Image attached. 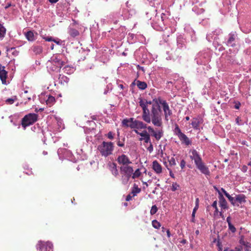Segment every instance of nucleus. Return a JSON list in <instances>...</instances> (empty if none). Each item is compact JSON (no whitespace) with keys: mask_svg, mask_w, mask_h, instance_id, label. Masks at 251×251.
Here are the masks:
<instances>
[{"mask_svg":"<svg viewBox=\"0 0 251 251\" xmlns=\"http://www.w3.org/2000/svg\"><path fill=\"white\" fill-rule=\"evenodd\" d=\"M169 162V164L171 166H175L176 165V160L174 157H171L170 159L168 160Z\"/></svg>","mask_w":251,"mask_h":251,"instance_id":"nucleus-47","label":"nucleus"},{"mask_svg":"<svg viewBox=\"0 0 251 251\" xmlns=\"http://www.w3.org/2000/svg\"><path fill=\"white\" fill-rule=\"evenodd\" d=\"M110 170L114 176H116L119 175L118 171L117 169V166L115 163L110 165Z\"/></svg>","mask_w":251,"mask_h":251,"instance_id":"nucleus-27","label":"nucleus"},{"mask_svg":"<svg viewBox=\"0 0 251 251\" xmlns=\"http://www.w3.org/2000/svg\"><path fill=\"white\" fill-rule=\"evenodd\" d=\"M224 251H242L241 249L239 248H235L234 250L226 249Z\"/></svg>","mask_w":251,"mask_h":251,"instance_id":"nucleus-55","label":"nucleus"},{"mask_svg":"<svg viewBox=\"0 0 251 251\" xmlns=\"http://www.w3.org/2000/svg\"><path fill=\"white\" fill-rule=\"evenodd\" d=\"M59 82L62 84L68 83L69 81V78L64 75H60L58 78Z\"/></svg>","mask_w":251,"mask_h":251,"instance_id":"nucleus-29","label":"nucleus"},{"mask_svg":"<svg viewBox=\"0 0 251 251\" xmlns=\"http://www.w3.org/2000/svg\"><path fill=\"white\" fill-rule=\"evenodd\" d=\"M197 62L200 64H205L209 60V55L207 52H200L196 58Z\"/></svg>","mask_w":251,"mask_h":251,"instance_id":"nucleus-11","label":"nucleus"},{"mask_svg":"<svg viewBox=\"0 0 251 251\" xmlns=\"http://www.w3.org/2000/svg\"><path fill=\"white\" fill-rule=\"evenodd\" d=\"M219 204L220 207L222 208V209H227V203L226 199H225V198L224 197V196H223L221 192H219Z\"/></svg>","mask_w":251,"mask_h":251,"instance_id":"nucleus-20","label":"nucleus"},{"mask_svg":"<svg viewBox=\"0 0 251 251\" xmlns=\"http://www.w3.org/2000/svg\"><path fill=\"white\" fill-rule=\"evenodd\" d=\"M141 174L139 169H136L134 172L133 171V174L131 175V177L133 179L138 178Z\"/></svg>","mask_w":251,"mask_h":251,"instance_id":"nucleus-35","label":"nucleus"},{"mask_svg":"<svg viewBox=\"0 0 251 251\" xmlns=\"http://www.w3.org/2000/svg\"><path fill=\"white\" fill-rule=\"evenodd\" d=\"M120 172L122 175L121 180L124 184L127 183L133 172V167L131 166L124 165L120 167Z\"/></svg>","mask_w":251,"mask_h":251,"instance_id":"nucleus-4","label":"nucleus"},{"mask_svg":"<svg viewBox=\"0 0 251 251\" xmlns=\"http://www.w3.org/2000/svg\"><path fill=\"white\" fill-rule=\"evenodd\" d=\"M38 119V115L35 113H29L25 115L22 120V126L25 129L26 127L32 125L36 122Z\"/></svg>","mask_w":251,"mask_h":251,"instance_id":"nucleus-6","label":"nucleus"},{"mask_svg":"<svg viewBox=\"0 0 251 251\" xmlns=\"http://www.w3.org/2000/svg\"><path fill=\"white\" fill-rule=\"evenodd\" d=\"M132 85H137L138 88L140 90H145L147 87V83L144 81L135 80L132 83Z\"/></svg>","mask_w":251,"mask_h":251,"instance_id":"nucleus-23","label":"nucleus"},{"mask_svg":"<svg viewBox=\"0 0 251 251\" xmlns=\"http://www.w3.org/2000/svg\"><path fill=\"white\" fill-rule=\"evenodd\" d=\"M199 207V199H197L196 200V206H195L194 208L193 209L192 214V222H194L195 221V213L196 212V211L198 210Z\"/></svg>","mask_w":251,"mask_h":251,"instance_id":"nucleus-31","label":"nucleus"},{"mask_svg":"<svg viewBox=\"0 0 251 251\" xmlns=\"http://www.w3.org/2000/svg\"><path fill=\"white\" fill-rule=\"evenodd\" d=\"M117 162L122 166L128 165L132 163L129 157L125 154H122L117 158Z\"/></svg>","mask_w":251,"mask_h":251,"instance_id":"nucleus-16","label":"nucleus"},{"mask_svg":"<svg viewBox=\"0 0 251 251\" xmlns=\"http://www.w3.org/2000/svg\"><path fill=\"white\" fill-rule=\"evenodd\" d=\"M114 133L112 131H109L106 135V136L110 140H112L114 138Z\"/></svg>","mask_w":251,"mask_h":251,"instance_id":"nucleus-46","label":"nucleus"},{"mask_svg":"<svg viewBox=\"0 0 251 251\" xmlns=\"http://www.w3.org/2000/svg\"><path fill=\"white\" fill-rule=\"evenodd\" d=\"M53 123L56 125V126L52 128L53 132H59L64 128V125L63 124L62 120L60 118L55 117L53 120Z\"/></svg>","mask_w":251,"mask_h":251,"instance_id":"nucleus-13","label":"nucleus"},{"mask_svg":"<svg viewBox=\"0 0 251 251\" xmlns=\"http://www.w3.org/2000/svg\"><path fill=\"white\" fill-rule=\"evenodd\" d=\"M60 158L64 157L70 160H73V155L72 152L65 149H59L57 151Z\"/></svg>","mask_w":251,"mask_h":251,"instance_id":"nucleus-10","label":"nucleus"},{"mask_svg":"<svg viewBox=\"0 0 251 251\" xmlns=\"http://www.w3.org/2000/svg\"><path fill=\"white\" fill-rule=\"evenodd\" d=\"M152 225L156 229H158L161 226L160 224L155 220L152 221Z\"/></svg>","mask_w":251,"mask_h":251,"instance_id":"nucleus-40","label":"nucleus"},{"mask_svg":"<svg viewBox=\"0 0 251 251\" xmlns=\"http://www.w3.org/2000/svg\"><path fill=\"white\" fill-rule=\"evenodd\" d=\"M11 6V3H8L5 7V9H7Z\"/></svg>","mask_w":251,"mask_h":251,"instance_id":"nucleus-63","label":"nucleus"},{"mask_svg":"<svg viewBox=\"0 0 251 251\" xmlns=\"http://www.w3.org/2000/svg\"><path fill=\"white\" fill-rule=\"evenodd\" d=\"M237 35L235 32L230 33L228 35V39L226 42V44L228 46L234 47L235 45V39Z\"/></svg>","mask_w":251,"mask_h":251,"instance_id":"nucleus-17","label":"nucleus"},{"mask_svg":"<svg viewBox=\"0 0 251 251\" xmlns=\"http://www.w3.org/2000/svg\"><path fill=\"white\" fill-rule=\"evenodd\" d=\"M152 27L157 30H162L165 28L162 19L161 20L159 21L158 26L154 24L153 25Z\"/></svg>","mask_w":251,"mask_h":251,"instance_id":"nucleus-30","label":"nucleus"},{"mask_svg":"<svg viewBox=\"0 0 251 251\" xmlns=\"http://www.w3.org/2000/svg\"><path fill=\"white\" fill-rule=\"evenodd\" d=\"M63 70L65 73L71 75L75 72V69L73 67L67 65L63 68Z\"/></svg>","mask_w":251,"mask_h":251,"instance_id":"nucleus-26","label":"nucleus"},{"mask_svg":"<svg viewBox=\"0 0 251 251\" xmlns=\"http://www.w3.org/2000/svg\"><path fill=\"white\" fill-rule=\"evenodd\" d=\"M221 191L223 192L224 195L227 198L231 203L234 205L235 203V200L233 197H232L223 188H221Z\"/></svg>","mask_w":251,"mask_h":251,"instance_id":"nucleus-25","label":"nucleus"},{"mask_svg":"<svg viewBox=\"0 0 251 251\" xmlns=\"http://www.w3.org/2000/svg\"><path fill=\"white\" fill-rule=\"evenodd\" d=\"M39 100L42 103L46 102L49 106H51L55 102V98L50 95L41 94L39 96Z\"/></svg>","mask_w":251,"mask_h":251,"instance_id":"nucleus-9","label":"nucleus"},{"mask_svg":"<svg viewBox=\"0 0 251 251\" xmlns=\"http://www.w3.org/2000/svg\"><path fill=\"white\" fill-rule=\"evenodd\" d=\"M139 104L142 110V118L147 124L151 123L158 129H163L162 110L164 120L168 122L173 112L168 103L161 97L153 99L151 101L140 98Z\"/></svg>","mask_w":251,"mask_h":251,"instance_id":"nucleus-1","label":"nucleus"},{"mask_svg":"<svg viewBox=\"0 0 251 251\" xmlns=\"http://www.w3.org/2000/svg\"><path fill=\"white\" fill-rule=\"evenodd\" d=\"M217 204V202L216 201H215L212 204V206L215 209V212H214L215 214H217L218 212V209Z\"/></svg>","mask_w":251,"mask_h":251,"instance_id":"nucleus-43","label":"nucleus"},{"mask_svg":"<svg viewBox=\"0 0 251 251\" xmlns=\"http://www.w3.org/2000/svg\"><path fill=\"white\" fill-rule=\"evenodd\" d=\"M98 150L102 156L106 157L112 153L114 144L111 142L103 141L98 146Z\"/></svg>","mask_w":251,"mask_h":251,"instance_id":"nucleus-5","label":"nucleus"},{"mask_svg":"<svg viewBox=\"0 0 251 251\" xmlns=\"http://www.w3.org/2000/svg\"><path fill=\"white\" fill-rule=\"evenodd\" d=\"M141 189L138 188L137 185L134 184L131 191V194L133 195V196H135L138 193H139Z\"/></svg>","mask_w":251,"mask_h":251,"instance_id":"nucleus-34","label":"nucleus"},{"mask_svg":"<svg viewBox=\"0 0 251 251\" xmlns=\"http://www.w3.org/2000/svg\"><path fill=\"white\" fill-rule=\"evenodd\" d=\"M32 50L34 53L36 54H40L43 51L42 47L40 46H35L32 48Z\"/></svg>","mask_w":251,"mask_h":251,"instance_id":"nucleus-28","label":"nucleus"},{"mask_svg":"<svg viewBox=\"0 0 251 251\" xmlns=\"http://www.w3.org/2000/svg\"><path fill=\"white\" fill-rule=\"evenodd\" d=\"M157 210L158 208L155 205L152 206L150 211L151 214L152 215L155 214L157 212Z\"/></svg>","mask_w":251,"mask_h":251,"instance_id":"nucleus-41","label":"nucleus"},{"mask_svg":"<svg viewBox=\"0 0 251 251\" xmlns=\"http://www.w3.org/2000/svg\"><path fill=\"white\" fill-rule=\"evenodd\" d=\"M226 222L228 224V225L230 224H231V218L230 216H228L226 218Z\"/></svg>","mask_w":251,"mask_h":251,"instance_id":"nucleus-60","label":"nucleus"},{"mask_svg":"<svg viewBox=\"0 0 251 251\" xmlns=\"http://www.w3.org/2000/svg\"><path fill=\"white\" fill-rule=\"evenodd\" d=\"M7 77V72L5 70L4 67L0 64V78L2 84H6V79Z\"/></svg>","mask_w":251,"mask_h":251,"instance_id":"nucleus-18","label":"nucleus"},{"mask_svg":"<svg viewBox=\"0 0 251 251\" xmlns=\"http://www.w3.org/2000/svg\"><path fill=\"white\" fill-rule=\"evenodd\" d=\"M241 170H242L243 172H244V173L246 172L247 171V170H248V167H247V166H246V165H244V166L242 167V168H241Z\"/></svg>","mask_w":251,"mask_h":251,"instance_id":"nucleus-58","label":"nucleus"},{"mask_svg":"<svg viewBox=\"0 0 251 251\" xmlns=\"http://www.w3.org/2000/svg\"><path fill=\"white\" fill-rule=\"evenodd\" d=\"M131 123L130 124L129 127L131 129H147L148 131L151 134L152 137H154L156 141H159L163 136L164 131L161 128L158 129V127L154 128L151 126H147V124L143 122L134 120L133 118H131Z\"/></svg>","mask_w":251,"mask_h":251,"instance_id":"nucleus-2","label":"nucleus"},{"mask_svg":"<svg viewBox=\"0 0 251 251\" xmlns=\"http://www.w3.org/2000/svg\"><path fill=\"white\" fill-rule=\"evenodd\" d=\"M186 165V162L184 160L182 159L180 161V166L182 169H184V168L185 167Z\"/></svg>","mask_w":251,"mask_h":251,"instance_id":"nucleus-54","label":"nucleus"},{"mask_svg":"<svg viewBox=\"0 0 251 251\" xmlns=\"http://www.w3.org/2000/svg\"><path fill=\"white\" fill-rule=\"evenodd\" d=\"M175 134L177 136L182 144L189 146L192 144V141L185 134L182 133L177 125L176 126L174 129Z\"/></svg>","mask_w":251,"mask_h":251,"instance_id":"nucleus-7","label":"nucleus"},{"mask_svg":"<svg viewBox=\"0 0 251 251\" xmlns=\"http://www.w3.org/2000/svg\"><path fill=\"white\" fill-rule=\"evenodd\" d=\"M245 251H251V244L249 243H247V245L244 246Z\"/></svg>","mask_w":251,"mask_h":251,"instance_id":"nucleus-52","label":"nucleus"},{"mask_svg":"<svg viewBox=\"0 0 251 251\" xmlns=\"http://www.w3.org/2000/svg\"><path fill=\"white\" fill-rule=\"evenodd\" d=\"M17 100V98L16 96H14L10 98L7 99L5 100V103L7 104H13L15 101Z\"/></svg>","mask_w":251,"mask_h":251,"instance_id":"nucleus-36","label":"nucleus"},{"mask_svg":"<svg viewBox=\"0 0 251 251\" xmlns=\"http://www.w3.org/2000/svg\"><path fill=\"white\" fill-rule=\"evenodd\" d=\"M37 251H53V245L49 242L39 241L36 245Z\"/></svg>","mask_w":251,"mask_h":251,"instance_id":"nucleus-8","label":"nucleus"},{"mask_svg":"<svg viewBox=\"0 0 251 251\" xmlns=\"http://www.w3.org/2000/svg\"><path fill=\"white\" fill-rule=\"evenodd\" d=\"M25 36L26 39L29 41H33L35 40L34 33L31 31H29L25 33Z\"/></svg>","mask_w":251,"mask_h":251,"instance_id":"nucleus-32","label":"nucleus"},{"mask_svg":"<svg viewBox=\"0 0 251 251\" xmlns=\"http://www.w3.org/2000/svg\"><path fill=\"white\" fill-rule=\"evenodd\" d=\"M53 38H52V37H50V36H48V37L44 38V39L45 40V41H48V42L52 41Z\"/></svg>","mask_w":251,"mask_h":251,"instance_id":"nucleus-56","label":"nucleus"},{"mask_svg":"<svg viewBox=\"0 0 251 251\" xmlns=\"http://www.w3.org/2000/svg\"><path fill=\"white\" fill-rule=\"evenodd\" d=\"M122 125L124 126L129 127L130 124L131 123L130 118L129 119H125L122 121Z\"/></svg>","mask_w":251,"mask_h":251,"instance_id":"nucleus-38","label":"nucleus"},{"mask_svg":"<svg viewBox=\"0 0 251 251\" xmlns=\"http://www.w3.org/2000/svg\"><path fill=\"white\" fill-rule=\"evenodd\" d=\"M140 133H142V134L145 135L149 137H151V134L149 131L148 132L146 130H144L142 132H140Z\"/></svg>","mask_w":251,"mask_h":251,"instance_id":"nucleus-51","label":"nucleus"},{"mask_svg":"<svg viewBox=\"0 0 251 251\" xmlns=\"http://www.w3.org/2000/svg\"><path fill=\"white\" fill-rule=\"evenodd\" d=\"M117 139H120V132H119V129H117Z\"/></svg>","mask_w":251,"mask_h":251,"instance_id":"nucleus-64","label":"nucleus"},{"mask_svg":"<svg viewBox=\"0 0 251 251\" xmlns=\"http://www.w3.org/2000/svg\"><path fill=\"white\" fill-rule=\"evenodd\" d=\"M228 229L232 232L234 233L236 231L235 226L231 224L228 225Z\"/></svg>","mask_w":251,"mask_h":251,"instance_id":"nucleus-42","label":"nucleus"},{"mask_svg":"<svg viewBox=\"0 0 251 251\" xmlns=\"http://www.w3.org/2000/svg\"><path fill=\"white\" fill-rule=\"evenodd\" d=\"M117 145L121 147H123L125 146L124 139L123 141H120V139H117Z\"/></svg>","mask_w":251,"mask_h":251,"instance_id":"nucleus-50","label":"nucleus"},{"mask_svg":"<svg viewBox=\"0 0 251 251\" xmlns=\"http://www.w3.org/2000/svg\"><path fill=\"white\" fill-rule=\"evenodd\" d=\"M69 33L73 37H75L76 36H77L79 33L78 31L75 29L70 28L69 29Z\"/></svg>","mask_w":251,"mask_h":251,"instance_id":"nucleus-33","label":"nucleus"},{"mask_svg":"<svg viewBox=\"0 0 251 251\" xmlns=\"http://www.w3.org/2000/svg\"><path fill=\"white\" fill-rule=\"evenodd\" d=\"M133 197V195H132V196H131V195H130V194H129V195H128L126 196V201H129L131 200L132 198Z\"/></svg>","mask_w":251,"mask_h":251,"instance_id":"nucleus-57","label":"nucleus"},{"mask_svg":"<svg viewBox=\"0 0 251 251\" xmlns=\"http://www.w3.org/2000/svg\"><path fill=\"white\" fill-rule=\"evenodd\" d=\"M197 169L203 174L205 176L210 175L209 168L203 162L202 160L195 164Z\"/></svg>","mask_w":251,"mask_h":251,"instance_id":"nucleus-14","label":"nucleus"},{"mask_svg":"<svg viewBox=\"0 0 251 251\" xmlns=\"http://www.w3.org/2000/svg\"><path fill=\"white\" fill-rule=\"evenodd\" d=\"M52 42L56 43L57 45H61L63 43V41L58 38H53Z\"/></svg>","mask_w":251,"mask_h":251,"instance_id":"nucleus-44","label":"nucleus"},{"mask_svg":"<svg viewBox=\"0 0 251 251\" xmlns=\"http://www.w3.org/2000/svg\"><path fill=\"white\" fill-rule=\"evenodd\" d=\"M166 232H167V236L168 237H170V236H171V234H170L169 230V229H167L166 230Z\"/></svg>","mask_w":251,"mask_h":251,"instance_id":"nucleus-62","label":"nucleus"},{"mask_svg":"<svg viewBox=\"0 0 251 251\" xmlns=\"http://www.w3.org/2000/svg\"><path fill=\"white\" fill-rule=\"evenodd\" d=\"M245 196L243 195H237L235 197V201L239 202L240 203H242L245 201Z\"/></svg>","mask_w":251,"mask_h":251,"instance_id":"nucleus-37","label":"nucleus"},{"mask_svg":"<svg viewBox=\"0 0 251 251\" xmlns=\"http://www.w3.org/2000/svg\"><path fill=\"white\" fill-rule=\"evenodd\" d=\"M190 158L194 160L195 164H197L202 161V158L200 156L199 152L195 149H192L189 151Z\"/></svg>","mask_w":251,"mask_h":251,"instance_id":"nucleus-15","label":"nucleus"},{"mask_svg":"<svg viewBox=\"0 0 251 251\" xmlns=\"http://www.w3.org/2000/svg\"><path fill=\"white\" fill-rule=\"evenodd\" d=\"M64 56L62 54L53 55L47 62V68L50 73L58 72L63 66L65 62Z\"/></svg>","mask_w":251,"mask_h":251,"instance_id":"nucleus-3","label":"nucleus"},{"mask_svg":"<svg viewBox=\"0 0 251 251\" xmlns=\"http://www.w3.org/2000/svg\"><path fill=\"white\" fill-rule=\"evenodd\" d=\"M131 4H129L128 1L126 3V6L127 9H124L123 10L122 13L121 14V16H123L124 18H129L130 16H132L135 13L134 9L131 8L130 6Z\"/></svg>","mask_w":251,"mask_h":251,"instance_id":"nucleus-12","label":"nucleus"},{"mask_svg":"<svg viewBox=\"0 0 251 251\" xmlns=\"http://www.w3.org/2000/svg\"><path fill=\"white\" fill-rule=\"evenodd\" d=\"M216 36H211V34H208L206 36V39H207V40L209 42L211 41V40L212 39H215L216 38Z\"/></svg>","mask_w":251,"mask_h":251,"instance_id":"nucleus-53","label":"nucleus"},{"mask_svg":"<svg viewBox=\"0 0 251 251\" xmlns=\"http://www.w3.org/2000/svg\"><path fill=\"white\" fill-rule=\"evenodd\" d=\"M239 243L240 244H241L242 245H243L244 246H245L247 245V243H248L247 242H246V241H244L243 236H241L240 237V239L239 240Z\"/></svg>","mask_w":251,"mask_h":251,"instance_id":"nucleus-49","label":"nucleus"},{"mask_svg":"<svg viewBox=\"0 0 251 251\" xmlns=\"http://www.w3.org/2000/svg\"><path fill=\"white\" fill-rule=\"evenodd\" d=\"M202 119L200 117L194 118L192 120V126L195 129H199L200 125L202 123Z\"/></svg>","mask_w":251,"mask_h":251,"instance_id":"nucleus-19","label":"nucleus"},{"mask_svg":"<svg viewBox=\"0 0 251 251\" xmlns=\"http://www.w3.org/2000/svg\"><path fill=\"white\" fill-rule=\"evenodd\" d=\"M240 106V103L238 102L234 105V108L236 109H239Z\"/></svg>","mask_w":251,"mask_h":251,"instance_id":"nucleus-61","label":"nucleus"},{"mask_svg":"<svg viewBox=\"0 0 251 251\" xmlns=\"http://www.w3.org/2000/svg\"><path fill=\"white\" fill-rule=\"evenodd\" d=\"M149 143L150 144V145L147 148V150L150 153H151L153 150V145L151 142Z\"/></svg>","mask_w":251,"mask_h":251,"instance_id":"nucleus-48","label":"nucleus"},{"mask_svg":"<svg viewBox=\"0 0 251 251\" xmlns=\"http://www.w3.org/2000/svg\"><path fill=\"white\" fill-rule=\"evenodd\" d=\"M235 121H236V123L238 126H242V125H243L244 124V122L241 119H240V118L238 117L236 118Z\"/></svg>","mask_w":251,"mask_h":251,"instance_id":"nucleus-45","label":"nucleus"},{"mask_svg":"<svg viewBox=\"0 0 251 251\" xmlns=\"http://www.w3.org/2000/svg\"><path fill=\"white\" fill-rule=\"evenodd\" d=\"M185 41L184 39L181 36H180L177 38V48L182 49L184 47H185Z\"/></svg>","mask_w":251,"mask_h":251,"instance_id":"nucleus-24","label":"nucleus"},{"mask_svg":"<svg viewBox=\"0 0 251 251\" xmlns=\"http://www.w3.org/2000/svg\"><path fill=\"white\" fill-rule=\"evenodd\" d=\"M168 169L169 170V175L171 176V177H172V178H175V176L172 171L169 168H168Z\"/></svg>","mask_w":251,"mask_h":251,"instance_id":"nucleus-59","label":"nucleus"},{"mask_svg":"<svg viewBox=\"0 0 251 251\" xmlns=\"http://www.w3.org/2000/svg\"><path fill=\"white\" fill-rule=\"evenodd\" d=\"M180 188V185L176 182H173L171 188V190L173 192L176 191Z\"/></svg>","mask_w":251,"mask_h":251,"instance_id":"nucleus-39","label":"nucleus"},{"mask_svg":"<svg viewBox=\"0 0 251 251\" xmlns=\"http://www.w3.org/2000/svg\"><path fill=\"white\" fill-rule=\"evenodd\" d=\"M152 169L157 174H160L162 172V166L156 160L152 162Z\"/></svg>","mask_w":251,"mask_h":251,"instance_id":"nucleus-22","label":"nucleus"},{"mask_svg":"<svg viewBox=\"0 0 251 251\" xmlns=\"http://www.w3.org/2000/svg\"><path fill=\"white\" fill-rule=\"evenodd\" d=\"M133 131L136 133L137 135H139L141 136V137L139 139V140L140 141H143L145 143H148L151 142V137H148L145 135L142 134V133H140V132H139L137 129L133 130Z\"/></svg>","mask_w":251,"mask_h":251,"instance_id":"nucleus-21","label":"nucleus"}]
</instances>
